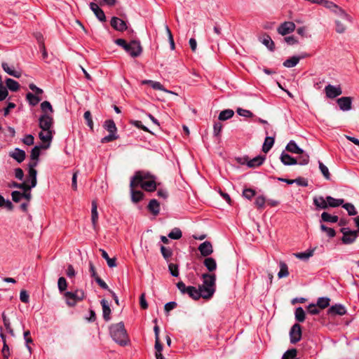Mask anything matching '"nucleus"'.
Returning <instances> with one entry per match:
<instances>
[{"label":"nucleus","mask_w":359,"mask_h":359,"mask_svg":"<svg viewBox=\"0 0 359 359\" xmlns=\"http://www.w3.org/2000/svg\"><path fill=\"white\" fill-rule=\"evenodd\" d=\"M140 186L147 191H154L156 189L154 177L149 172L137 171L131 178L130 187Z\"/></svg>","instance_id":"nucleus-1"},{"label":"nucleus","mask_w":359,"mask_h":359,"mask_svg":"<svg viewBox=\"0 0 359 359\" xmlns=\"http://www.w3.org/2000/svg\"><path fill=\"white\" fill-rule=\"evenodd\" d=\"M203 280V284L198 287L201 290L203 298L210 299L215 292L216 289V275L215 273H203L202 275Z\"/></svg>","instance_id":"nucleus-2"},{"label":"nucleus","mask_w":359,"mask_h":359,"mask_svg":"<svg viewBox=\"0 0 359 359\" xmlns=\"http://www.w3.org/2000/svg\"><path fill=\"white\" fill-rule=\"evenodd\" d=\"M110 334L113 340L121 346H126L128 338L123 322L111 325L109 327Z\"/></svg>","instance_id":"nucleus-3"},{"label":"nucleus","mask_w":359,"mask_h":359,"mask_svg":"<svg viewBox=\"0 0 359 359\" xmlns=\"http://www.w3.org/2000/svg\"><path fill=\"white\" fill-rule=\"evenodd\" d=\"M176 285L182 294H187L194 300H198L201 297L203 298V294L199 287L186 286L182 281H179Z\"/></svg>","instance_id":"nucleus-4"},{"label":"nucleus","mask_w":359,"mask_h":359,"mask_svg":"<svg viewBox=\"0 0 359 359\" xmlns=\"http://www.w3.org/2000/svg\"><path fill=\"white\" fill-rule=\"evenodd\" d=\"M64 297L69 306H74L78 302L85 298V292L83 290H76L74 292H65Z\"/></svg>","instance_id":"nucleus-5"},{"label":"nucleus","mask_w":359,"mask_h":359,"mask_svg":"<svg viewBox=\"0 0 359 359\" xmlns=\"http://www.w3.org/2000/svg\"><path fill=\"white\" fill-rule=\"evenodd\" d=\"M126 51L133 57L140 56L142 52V48L139 41L133 40L128 43V47Z\"/></svg>","instance_id":"nucleus-6"},{"label":"nucleus","mask_w":359,"mask_h":359,"mask_svg":"<svg viewBox=\"0 0 359 359\" xmlns=\"http://www.w3.org/2000/svg\"><path fill=\"white\" fill-rule=\"evenodd\" d=\"M39 126L42 130H53V117L48 114H42L39 118Z\"/></svg>","instance_id":"nucleus-7"},{"label":"nucleus","mask_w":359,"mask_h":359,"mask_svg":"<svg viewBox=\"0 0 359 359\" xmlns=\"http://www.w3.org/2000/svg\"><path fill=\"white\" fill-rule=\"evenodd\" d=\"M341 232L343 233L341 241L344 244L353 243L358 236V231L350 230L348 228H341Z\"/></svg>","instance_id":"nucleus-8"},{"label":"nucleus","mask_w":359,"mask_h":359,"mask_svg":"<svg viewBox=\"0 0 359 359\" xmlns=\"http://www.w3.org/2000/svg\"><path fill=\"white\" fill-rule=\"evenodd\" d=\"M295 24L293 22L286 21L281 23L277 28V32L282 36H285L293 32L295 29Z\"/></svg>","instance_id":"nucleus-9"},{"label":"nucleus","mask_w":359,"mask_h":359,"mask_svg":"<svg viewBox=\"0 0 359 359\" xmlns=\"http://www.w3.org/2000/svg\"><path fill=\"white\" fill-rule=\"evenodd\" d=\"M325 92L326 97L330 99H334L342 94V90L339 85L333 86L328 84L325 87Z\"/></svg>","instance_id":"nucleus-10"},{"label":"nucleus","mask_w":359,"mask_h":359,"mask_svg":"<svg viewBox=\"0 0 359 359\" xmlns=\"http://www.w3.org/2000/svg\"><path fill=\"white\" fill-rule=\"evenodd\" d=\"M290 337L292 344H296L301 340L302 328L299 324L296 323L291 327Z\"/></svg>","instance_id":"nucleus-11"},{"label":"nucleus","mask_w":359,"mask_h":359,"mask_svg":"<svg viewBox=\"0 0 359 359\" xmlns=\"http://www.w3.org/2000/svg\"><path fill=\"white\" fill-rule=\"evenodd\" d=\"M243 160V161H241V164L246 163L249 168H256L264 163L265 157L262 156H257L252 159H248V157H245Z\"/></svg>","instance_id":"nucleus-12"},{"label":"nucleus","mask_w":359,"mask_h":359,"mask_svg":"<svg viewBox=\"0 0 359 359\" xmlns=\"http://www.w3.org/2000/svg\"><path fill=\"white\" fill-rule=\"evenodd\" d=\"M110 25L115 30L118 32H123L128 29L126 22L117 17L111 18Z\"/></svg>","instance_id":"nucleus-13"},{"label":"nucleus","mask_w":359,"mask_h":359,"mask_svg":"<svg viewBox=\"0 0 359 359\" xmlns=\"http://www.w3.org/2000/svg\"><path fill=\"white\" fill-rule=\"evenodd\" d=\"M337 102L341 111H347L352 108V98L351 97H341L337 100Z\"/></svg>","instance_id":"nucleus-14"},{"label":"nucleus","mask_w":359,"mask_h":359,"mask_svg":"<svg viewBox=\"0 0 359 359\" xmlns=\"http://www.w3.org/2000/svg\"><path fill=\"white\" fill-rule=\"evenodd\" d=\"M346 313L345 306L341 304H336L329 308L327 314L332 316H344Z\"/></svg>","instance_id":"nucleus-15"},{"label":"nucleus","mask_w":359,"mask_h":359,"mask_svg":"<svg viewBox=\"0 0 359 359\" xmlns=\"http://www.w3.org/2000/svg\"><path fill=\"white\" fill-rule=\"evenodd\" d=\"M53 130H42L39 133V137L40 140L43 143H48V145L43 146L44 149H46L49 147L50 142L52 141L53 134H54Z\"/></svg>","instance_id":"nucleus-16"},{"label":"nucleus","mask_w":359,"mask_h":359,"mask_svg":"<svg viewBox=\"0 0 359 359\" xmlns=\"http://www.w3.org/2000/svg\"><path fill=\"white\" fill-rule=\"evenodd\" d=\"M90 8L100 21H106V16L104 11L98 6L97 4L91 2L90 4Z\"/></svg>","instance_id":"nucleus-17"},{"label":"nucleus","mask_w":359,"mask_h":359,"mask_svg":"<svg viewBox=\"0 0 359 359\" xmlns=\"http://www.w3.org/2000/svg\"><path fill=\"white\" fill-rule=\"evenodd\" d=\"M198 250L202 256L208 257L213 252L212 245L210 241H205L200 244L198 246Z\"/></svg>","instance_id":"nucleus-18"},{"label":"nucleus","mask_w":359,"mask_h":359,"mask_svg":"<svg viewBox=\"0 0 359 359\" xmlns=\"http://www.w3.org/2000/svg\"><path fill=\"white\" fill-rule=\"evenodd\" d=\"M313 205L316 206L317 210H325L327 209V197L325 198L322 196H316L313 198Z\"/></svg>","instance_id":"nucleus-19"},{"label":"nucleus","mask_w":359,"mask_h":359,"mask_svg":"<svg viewBox=\"0 0 359 359\" xmlns=\"http://www.w3.org/2000/svg\"><path fill=\"white\" fill-rule=\"evenodd\" d=\"M1 67L5 72H6L8 74L13 77L20 78L22 75L20 71L15 69L13 66H9L7 62H2Z\"/></svg>","instance_id":"nucleus-20"},{"label":"nucleus","mask_w":359,"mask_h":359,"mask_svg":"<svg viewBox=\"0 0 359 359\" xmlns=\"http://www.w3.org/2000/svg\"><path fill=\"white\" fill-rule=\"evenodd\" d=\"M307 56V54H304L302 56H292L283 62V66L287 68H292L295 67L301 59H303Z\"/></svg>","instance_id":"nucleus-21"},{"label":"nucleus","mask_w":359,"mask_h":359,"mask_svg":"<svg viewBox=\"0 0 359 359\" xmlns=\"http://www.w3.org/2000/svg\"><path fill=\"white\" fill-rule=\"evenodd\" d=\"M280 161L285 165H292L297 164V159L294 157H292L288 154L283 151L280 155Z\"/></svg>","instance_id":"nucleus-22"},{"label":"nucleus","mask_w":359,"mask_h":359,"mask_svg":"<svg viewBox=\"0 0 359 359\" xmlns=\"http://www.w3.org/2000/svg\"><path fill=\"white\" fill-rule=\"evenodd\" d=\"M147 208L150 212L156 216L160 212V204L156 199H151L148 204Z\"/></svg>","instance_id":"nucleus-23"},{"label":"nucleus","mask_w":359,"mask_h":359,"mask_svg":"<svg viewBox=\"0 0 359 359\" xmlns=\"http://www.w3.org/2000/svg\"><path fill=\"white\" fill-rule=\"evenodd\" d=\"M100 304L102 307L103 318L106 321H109L111 319V309L109 306L108 302L105 299H102Z\"/></svg>","instance_id":"nucleus-24"},{"label":"nucleus","mask_w":359,"mask_h":359,"mask_svg":"<svg viewBox=\"0 0 359 359\" xmlns=\"http://www.w3.org/2000/svg\"><path fill=\"white\" fill-rule=\"evenodd\" d=\"M259 41L264 44L270 51H274L275 43L271 39V36L268 34H264L262 39H259Z\"/></svg>","instance_id":"nucleus-25"},{"label":"nucleus","mask_w":359,"mask_h":359,"mask_svg":"<svg viewBox=\"0 0 359 359\" xmlns=\"http://www.w3.org/2000/svg\"><path fill=\"white\" fill-rule=\"evenodd\" d=\"M10 156L17 162L21 163L25 158V152L19 148H15L14 151L10 154Z\"/></svg>","instance_id":"nucleus-26"},{"label":"nucleus","mask_w":359,"mask_h":359,"mask_svg":"<svg viewBox=\"0 0 359 359\" xmlns=\"http://www.w3.org/2000/svg\"><path fill=\"white\" fill-rule=\"evenodd\" d=\"M91 220L93 228L95 229L98 220L97 205L96 201H92Z\"/></svg>","instance_id":"nucleus-27"},{"label":"nucleus","mask_w":359,"mask_h":359,"mask_svg":"<svg viewBox=\"0 0 359 359\" xmlns=\"http://www.w3.org/2000/svg\"><path fill=\"white\" fill-rule=\"evenodd\" d=\"M327 208H337L341 205L344 201L342 198H334L330 196H327Z\"/></svg>","instance_id":"nucleus-28"},{"label":"nucleus","mask_w":359,"mask_h":359,"mask_svg":"<svg viewBox=\"0 0 359 359\" xmlns=\"http://www.w3.org/2000/svg\"><path fill=\"white\" fill-rule=\"evenodd\" d=\"M285 149L287 151L297 154L302 153L303 150L297 146V143L294 140H290L287 143Z\"/></svg>","instance_id":"nucleus-29"},{"label":"nucleus","mask_w":359,"mask_h":359,"mask_svg":"<svg viewBox=\"0 0 359 359\" xmlns=\"http://www.w3.org/2000/svg\"><path fill=\"white\" fill-rule=\"evenodd\" d=\"M334 13L340 17L341 19L348 22H352V18L341 7L337 6L334 11Z\"/></svg>","instance_id":"nucleus-30"},{"label":"nucleus","mask_w":359,"mask_h":359,"mask_svg":"<svg viewBox=\"0 0 359 359\" xmlns=\"http://www.w3.org/2000/svg\"><path fill=\"white\" fill-rule=\"evenodd\" d=\"M203 264L210 272H212L217 269L216 261L212 257L205 258L203 261Z\"/></svg>","instance_id":"nucleus-31"},{"label":"nucleus","mask_w":359,"mask_h":359,"mask_svg":"<svg viewBox=\"0 0 359 359\" xmlns=\"http://www.w3.org/2000/svg\"><path fill=\"white\" fill-rule=\"evenodd\" d=\"M6 88L13 92H16L20 88V84L13 79L8 78L6 80Z\"/></svg>","instance_id":"nucleus-32"},{"label":"nucleus","mask_w":359,"mask_h":359,"mask_svg":"<svg viewBox=\"0 0 359 359\" xmlns=\"http://www.w3.org/2000/svg\"><path fill=\"white\" fill-rule=\"evenodd\" d=\"M339 220V217L336 215H331L327 212H323L321 214V220L322 222H331V223H336Z\"/></svg>","instance_id":"nucleus-33"},{"label":"nucleus","mask_w":359,"mask_h":359,"mask_svg":"<svg viewBox=\"0 0 359 359\" xmlns=\"http://www.w3.org/2000/svg\"><path fill=\"white\" fill-rule=\"evenodd\" d=\"M100 251L101 252L102 257L107 261L109 267L112 268L116 266L115 258H110L107 252L103 249H100Z\"/></svg>","instance_id":"nucleus-34"},{"label":"nucleus","mask_w":359,"mask_h":359,"mask_svg":"<svg viewBox=\"0 0 359 359\" xmlns=\"http://www.w3.org/2000/svg\"><path fill=\"white\" fill-rule=\"evenodd\" d=\"M274 144V138L272 137L267 136L265 138L264 142L262 146V151L264 153L269 152Z\"/></svg>","instance_id":"nucleus-35"},{"label":"nucleus","mask_w":359,"mask_h":359,"mask_svg":"<svg viewBox=\"0 0 359 359\" xmlns=\"http://www.w3.org/2000/svg\"><path fill=\"white\" fill-rule=\"evenodd\" d=\"M135 187H130L131 199L134 203H138L143 198V193L141 191L134 190Z\"/></svg>","instance_id":"nucleus-36"},{"label":"nucleus","mask_w":359,"mask_h":359,"mask_svg":"<svg viewBox=\"0 0 359 359\" xmlns=\"http://www.w3.org/2000/svg\"><path fill=\"white\" fill-rule=\"evenodd\" d=\"M0 336H1V338L3 344H4V346L2 348V354L4 356V359H8V357L10 355L9 347L6 344V335L4 334H3L2 332H1Z\"/></svg>","instance_id":"nucleus-37"},{"label":"nucleus","mask_w":359,"mask_h":359,"mask_svg":"<svg viewBox=\"0 0 359 359\" xmlns=\"http://www.w3.org/2000/svg\"><path fill=\"white\" fill-rule=\"evenodd\" d=\"M103 126L109 133H116L117 128L113 120L105 121Z\"/></svg>","instance_id":"nucleus-38"},{"label":"nucleus","mask_w":359,"mask_h":359,"mask_svg":"<svg viewBox=\"0 0 359 359\" xmlns=\"http://www.w3.org/2000/svg\"><path fill=\"white\" fill-rule=\"evenodd\" d=\"M299 156L296 158L297 159V164L301 165H307L309 162V156L302 150V153L299 154Z\"/></svg>","instance_id":"nucleus-39"},{"label":"nucleus","mask_w":359,"mask_h":359,"mask_svg":"<svg viewBox=\"0 0 359 359\" xmlns=\"http://www.w3.org/2000/svg\"><path fill=\"white\" fill-rule=\"evenodd\" d=\"M279 266H280V271L278 273V278H282L288 276L289 272H288L287 265L285 262H280L279 264Z\"/></svg>","instance_id":"nucleus-40"},{"label":"nucleus","mask_w":359,"mask_h":359,"mask_svg":"<svg viewBox=\"0 0 359 359\" xmlns=\"http://www.w3.org/2000/svg\"><path fill=\"white\" fill-rule=\"evenodd\" d=\"M26 98L31 106H36L41 101V98L37 95H34L32 93H27Z\"/></svg>","instance_id":"nucleus-41"},{"label":"nucleus","mask_w":359,"mask_h":359,"mask_svg":"<svg viewBox=\"0 0 359 359\" xmlns=\"http://www.w3.org/2000/svg\"><path fill=\"white\" fill-rule=\"evenodd\" d=\"M234 114V111L232 109H225L222 111L219 114V120L226 121L231 118Z\"/></svg>","instance_id":"nucleus-42"},{"label":"nucleus","mask_w":359,"mask_h":359,"mask_svg":"<svg viewBox=\"0 0 359 359\" xmlns=\"http://www.w3.org/2000/svg\"><path fill=\"white\" fill-rule=\"evenodd\" d=\"M314 250H309L306 252H297L294 254V256L297 258H299L302 260H306L309 257H312L313 255Z\"/></svg>","instance_id":"nucleus-43"},{"label":"nucleus","mask_w":359,"mask_h":359,"mask_svg":"<svg viewBox=\"0 0 359 359\" xmlns=\"http://www.w3.org/2000/svg\"><path fill=\"white\" fill-rule=\"evenodd\" d=\"M294 315H295V319L298 322L302 323L304 321L305 312H304V309H302V307H301V306L297 307L295 310Z\"/></svg>","instance_id":"nucleus-44"},{"label":"nucleus","mask_w":359,"mask_h":359,"mask_svg":"<svg viewBox=\"0 0 359 359\" xmlns=\"http://www.w3.org/2000/svg\"><path fill=\"white\" fill-rule=\"evenodd\" d=\"M8 88L4 86L2 77L0 75V102L4 100L8 95Z\"/></svg>","instance_id":"nucleus-45"},{"label":"nucleus","mask_w":359,"mask_h":359,"mask_svg":"<svg viewBox=\"0 0 359 359\" xmlns=\"http://www.w3.org/2000/svg\"><path fill=\"white\" fill-rule=\"evenodd\" d=\"M330 299L328 297H319L317 301V306L320 309H325L330 305Z\"/></svg>","instance_id":"nucleus-46"},{"label":"nucleus","mask_w":359,"mask_h":359,"mask_svg":"<svg viewBox=\"0 0 359 359\" xmlns=\"http://www.w3.org/2000/svg\"><path fill=\"white\" fill-rule=\"evenodd\" d=\"M8 187L10 188H18L22 189L24 191H30V187H28V185L24 183H17L15 182H12L8 184Z\"/></svg>","instance_id":"nucleus-47"},{"label":"nucleus","mask_w":359,"mask_h":359,"mask_svg":"<svg viewBox=\"0 0 359 359\" xmlns=\"http://www.w3.org/2000/svg\"><path fill=\"white\" fill-rule=\"evenodd\" d=\"M342 207L348 212V214L351 216L356 215L357 211L355 206L352 203H343Z\"/></svg>","instance_id":"nucleus-48"},{"label":"nucleus","mask_w":359,"mask_h":359,"mask_svg":"<svg viewBox=\"0 0 359 359\" xmlns=\"http://www.w3.org/2000/svg\"><path fill=\"white\" fill-rule=\"evenodd\" d=\"M43 148L44 149V147L43 146H35L31 151V155H30V157H31V159L32 160H35V161H37L39 157V155H40V150L41 149Z\"/></svg>","instance_id":"nucleus-49"},{"label":"nucleus","mask_w":359,"mask_h":359,"mask_svg":"<svg viewBox=\"0 0 359 359\" xmlns=\"http://www.w3.org/2000/svg\"><path fill=\"white\" fill-rule=\"evenodd\" d=\"M318 164L319 169L322 172L323 175L324 176V177L327 180H330V173L329 172L327 167L320 161H318Z\"/></svg>","instance_id":"nucleus-50"},{"label":"nucleus","mask_w":359,"mask_h":359,"mask_svg":"<svg viewBox=\"0 0 359 359\" xmlns=\"http://www.w3.org/2000/svg\"><path fill=\"white\" fill-rule=\"evenodd\" d=\"M297 351L295 348H292L285 351L282 359H296Z\"/></svg>","instance_id":"nucleus-51"},{"label":"nucleus","mask_w":359,"mask_h":359,"mask_svg":"<svg viewBox=\"0 0 359 359\" xmlns=\"http://www.w3.org/2000/svg\"><path fill=\"white\" fill-rule=\"evenodd\" d=\"M182 236V231L178 228L173 229L169 233L168 237L171 239L177 240L180 239Z\"/></svg>","instance_id":"nucleus-52"},{"label":"nucleus","mask_w":359,"mask_h":359,"mask_svg":"<svg viewBox=\"0 0 359 359\" xmlns=\"http://www.w3.org/2000/svg\"><path fill=\"white\" fill-rule=\"evenodd\" d=\"M57 287L60 292H63L67 287V283L64 277H60L57 280Z\"/></svg>","instance_id":"nucleus-53"},{"label":"nucleus","mask_w":359,"mask_h":359,"mask_svg":"<svg viewBox=\"0 0 359 359\" xmlns=\"http://www.w3.org/2000/svg\"><path fill=\"white\" fill-rule=\"evenodd\" d=\"M161 252L163 258L167 261H168V259L172 255L171 249L165 248L163 245L161 246Z\"/></svg>","instance_id":"nucleus-54"},{"label":"nucleus","mask_w":359,"mask_h":359,"mask_svg":"<svg viewBox=\"0 0 359 359\" xmlns=\"http://www.w3.org/2000/svg\"><path fill=\"white\" fill-rule=\"evenodd\" d=\"M2 320L6 330L8 331L10 334L13 335V330L11 327L10 320L6 317L4 312L2 313Z\"/></svg>","instance_id":"nucleus-55"},{"label":"nucleus","mask_w":359,"mask_h":359,"mask_svg":"<svg viewBox=\"0 0 359 359\" xmlns=\"http://www.w3.org/2000/svg\"><path fill=\"white\" fill-rule=\"evenodd\" d=\"M266 202V200L265 197L263 196H259L256 198L255 204L259 209H262L264 208L265 203Z\"/></svg>","instance_id":"nucleus-56"},{"label":"nucleus","mask_w":359,"mask_h":359,"mask_svg":"<svg viewBox=\"0 0 359 359\" xmlns=\"http://www.w3.org/2000/svg\"><path fill=\"white\" fill-rule=\"evenodd\" d=\"M41 108L44 114H47L48 111H50V113L53 112V107L48 101H43L41 104Z\"/></svg>","instance_id":"nucleus-57"},{"label":"nucleus","mask_w":359,"mask_h":359,"mask_svg":"<svg viewBox=\"0 0 359 359\" xmlns=\"http://www.w3.org/2000/svg\"><path fill=\"white\" fill-rule=\"evenodd\" d=\"M320 229L323 231L326 232L328 237H330V238H333L336 235V232L334 229L327 227L325 224L320 225Z\"/></svg>","instance_id":"nucleus-58"},{"label":"nucleus","mask_w":359,"mask_h":359,"mask_svg":"<svg viewBox=\"0 0 359 359\" xmlns=\"http://www.w3.org/2000/svg\"><path fill=\"white\" fill-rule=\"evenodd\" d=\"M143 83H149L151 86L155 90H163V87L161 83L158 81H154L151 80H145L142 82Z\"/></svg>","instance_id":"nucleus-59"},{"label":"nucleus","mask_w":359,"mask_h":359,"mask_svg":"<svg viewBox=\"0 0 359 359\" xmlns=\"http://www.w3.org/2000/svg\"><path fill=\"white\" fill-rule=\"evenodd\" d=\"M83 117L85 120L86 121L87 126L91 129H93V122L92 119L91 113L90 111H86L84 113Z\"/></svg>","instance_id":"nucleus-60"},{"label":"nucleus","mask_w":359,"mask_h":359,"mask_svg":"<svg viewBox=\"0 0 359 359\" xmlns=\"http://www.w3.org/2000/svg\"><path fill=\"white\" fill-rule=\"evenodd\" d=\"M168 270L170 274L174 277H178L179 276V269L178 265L172 263L169 264Z\"/></svg>","instance_id":"nucleus-61"},{"label":"nucleus","mask_w":359,"mask_h":359,"mask_svg":"<svg viewBox=\"0 0 359 359\" xmlns=\"http://www.w3.org/2000/svg\"><path fill=\"white\" fill-rule=\"evenodd\" d=\"M255 191L250 188L245 189L243 191V196L248 200H251L255 196Z\"/></svg>","instance_id":"nucleus-62"},{"label":"nucleus","mask_w":359,"mask_h":359,"mask_svg":"<svg viewBox=\"0 0 359 359\" xmlns=\"http://www.w3.org/2000/svg\"><path fill=\"white\" fill-rule=\"evenodd\" d=\"M323 6L334 13L338 6L332 1L324 0V2H323Z\"/></svg>","instance_id":"nucleus-63"},{"label":"nucleus","mask_w":359,"mask_h":359,"mask_svg":"<svg viewBox=\"0 0 359 359\" xmlns=\"http://www.w3.org/2000/svg\"><path fill=\"white\" fill-rule=\"evenodd\" d=\"M118 136L116 135V133H109L108 135L104 137L101 140L102 143H107L111 141H114L115 140H117Z\"/></svg>","instance_id":"nucleus-64"}]
</instances>
